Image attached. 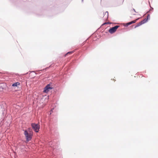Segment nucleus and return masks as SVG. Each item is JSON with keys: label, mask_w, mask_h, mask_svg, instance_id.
<instances>
[{"label": "nucleus", "mask_w": 158, "mask_h": 158, "mask_svg": "<svg viewBox=\"0 0 158 158\" xmlns=\"http://www.w3.org/2000/svg\"><path fill=\"white\" fill-rule=\"evenodd\" d=\"M148 21V18L145 19L143 20H142L140 22V23H142V24Z\"/></svg>", "instance_id": "7"}, {"label": "nucleus", "mask_w": 158, "mask_h": 158, "mask_svg": "<svg viewBox=\"0 0 158 158\" xmlns=\"http://www.w3.org/2000/svg\"><path fill=\"white\" fill-rule=\"evenodd\" d=\"M107 13V14H108V12H106L105 13Z\"/></svg>", "instance_id": "11"}, {"label": "nucleus", "mask_w": 158, "mask_h": 158, "mask_svg": "<svg viewBox=\"0 0 158 158\" xmlns=\"http://www.w3.org/2000/svg\"><path fill=\"white\" fill-rule=\"evenodd\" d=\"M137 20V19H136L135 20L132 21L131 22L128 23H127L126 25L127 26H128V25H130L132 24L135 23L136 22V21Z\"/></svg>", "instance_id": "5"}, {"label": "nucleus", "mask_w": 158, "mask_h": 158, "mask_svg": "<svg viewBox=\"0 0 158 158\" xmlns=\"http://www.w3.org/2000/svg\"><path fill=\"white\" fill-rule=\"evenodd\" d=\"M141 25H142V23H140V22L139 23H138L137 24V25L136 26H135V28H136L137 27Z\"/></svg>", "instance_id": "9"}, {"label": "nucleus", "mask_w": 158, "mask_h": 158, "mask_svg": "<svg viewBox=\"0 0 158 158\" xmlns=\"http://www.w3.org/2000/svg\"><path fill=\"white\" fill-rule=\"evenodd\" d=\"M133 10H134V11H135V9H134Z\"/></svg>", "instance_id": "12"}, {"label": "nucleus", "mask_w": 158, "mask_h": 158, "mask_svg": "<svg viewBox=\"0 0 158 158\" xmlns=\"http://www.w3.org/2000/svg\"><path fill=\"white\" fill-rule=\"evenodd\" d=\"M51 89H52V88L50 86V84H48L44 88L43 92L44 93H47Z\"/></svg>", "instance_id": "4"}, {"label": "nucleus", "mask_w": 158, "mask_h": 158, "mask_svg": "<svg viewBox=\"0 0 158 158\" xmlns=\"http://www.w3.org/2000/svg\"><path fill=\"white\" fill-rule=\"evenodd\" d=\"M74 52V51H71V52H67L65 55V56H66V55H68V54H72V53H73Z\"/></svg>", "instance_id": "8"}, {"label": "nucleus", "mask_w": 158, "mask_h": 158, "mask_svg": "<svg viewBox=\"0 0 158 158\" xmlns=\"http://www.w3.org/2000/svg\"><path fill=\"white\" fill-rule=\"evenodd\" d=\"M24 134L27 141H29L31 139L32 135L31 133H28L27 131L26 130L24 131Z\"/></svg>", "instance_id": "2"}, {"label": "nucleus", "mask_w": 158, "mask_h": 158, "mask_svg": "<svg viewBox=\"0 0 158 158\" xmlns=\"http://www.w3.org/2000/svg\"><path fill=\"white\" fill-rule=\"evenodd\" d=\"M31 125L34 131L36 132H38L40 128V125L35 123H32L31 124Z\"/></svg>", "instance_id": "1"}, {"label": "nucleus", "mask_w": 158, "mask_h": 158, "mask_svg": "<svg viewBox=\"0 0 158 158\" xmlns=\"http://www.w3.org/2000/svg\"><path fill=\"white\" fill-rule=\"evenodd\" d=\"M119 27V26L117 25L114 27H113L110 28L109 30V32L110 33L112 34L116 31L117 29Z\"/></svg>", "instance_id": "3"}, {"label": "nucleus", "mask_w": 158, "mask_h": 158, "mask_svg": "<svg viewBox=\"0 0 158 158\" xmlns=\"http://www.w3.org/2000/svg\"><path fill=\"white\" fill-rule=\"evenodd\" d=\"M19 85H20V83L19 82H15V83H14L12 85V86L14 87H15V86L17 87Z\"/></svg>", "instance_id": "6"}, {"label": "nucleus", "mask_w": 158, "mask_h": 158, "mask_svg": "<svg viewBox=\"0 0 158 158\" xmlns=\"http://www.w3.org/2000/svg\"><path fill=\"white\" fill-rule=\"evenodd\" d=\"M108 24V23H104L102 24V25H105V24Z\"/></svg>", "instance_id": "10"}]
</instances>
